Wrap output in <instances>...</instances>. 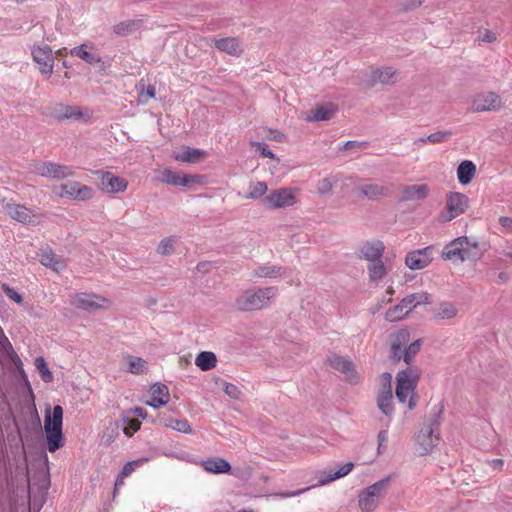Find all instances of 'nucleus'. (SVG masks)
Masks as SVG:
<instances>
[{"mask_svg":"<svg viewBox=\"0 0 512 512\" xmlns=\"http://www.w3.org/2000/svg\"><path fill=\"white\" fill-rule=\"evenodd\" d=\"M35 366H36L37 370L39 371L41 379L45 383H50L53 381V374L50 371V369L43 357L40 356L35 359Z\"/></svg>","mask_w":512,"mask_h":512,"instance_id":"obj_46","label":"nucleus"},{"mask_svg":"<svg viewBox=\"0 0 512 512\" xmlns=\"http://www.w3.org/2000/svg\"><path fill=\"white\" fill-rule=\"evenodd\" d=\"M317 192L320 195H328L332 192L333 185L329 178H323L317 183Z\"/></svg>","mask_w":512,"mask_h":512,"instance_id":"obj_55","label":"nucleus"},{"mask_svg":"<svg viewBox=\"0 0 512 512\" xmlns=\"http://www.w3.org/2000/svg\"><path fill=\"white\" fill-rule=\"evenodd\" d=\"M422 339L413 341L409 346H405L403 350V360L406 364L410 365L415 355L420 351Z\"/></svg>","mask_w":512,"mask_h":512,"instance_id":"obj_44","label":"nucleus"},{"mask_svg":"<svg viewBox=\"0 0 512 512\" xmlns=\"http://www.w3.org/2000/svg\"><path fill=\"white\" fill-rule=\"evenodd\" d=\"M17 368V370L19 371V374L21 376V380L23 381V385L24 387L26 388V390L28 391V393L31 395L32 398H34V394H33V390H32V387H31V384L28 380V376L27 374L25 373V370L23 368V363L21 362V365L19 366H15Z\"/></svg>","mask_w":512,"mask_h":512,"instance_id":"obj_58","label":"nucleus"},{"mask_svg":"<svg viewBox=\"0 0 512 512\" xmlns=\"http://www.w3.org/2000/svg\"><path fill=\"white\" fill-rule=\"evenodd\" d=\"M403 305L406 307L408 313L422 304H431V295L427 292L413 293L407 295L402 299Z\"/></svg>","mask_w":512,"mask_h":512,"instance_id":"obj_31","label":"nucleus"},{"mask_svg":"<svg viewBox=\"0 0 512 512\" xmlns=\"http://www.w3.org/2000/svg\"><path fill=\"white\" fill-rule=\"evenodd\" d=\"M480 40L483 42L492 43L496 40V35L490 30H485L480 37Z\"/></svg>","mask_w":512,"mask_h":512,"instance_id":"obj_63","label":"nucleus"},{"mask_svg":"<svg viewBox=\"0 0 512 512\" xmlns=\"http://www.w3.org/2000/svg\"><path fill=\"white\" fill-rule=\"evenodd\" d=\"M338 107L336 104L327 102L317 104L314 109L310 110L307 114L308 121H325L333 117L337 112Z\"/></svg>","mask_w":512,"mask_h":512,"instance_id":"obj_19","label":"nucleus"},{"mask_svg":"<svg viewBox=\"0 0 512 512\" xmlns=\"http://www.w3.org/2000/svg\"><path fill=\"white\" fill-rule=\"evenodd\" d=\"M63 408L55 405L52 412L46 411L44 417V431L46 435L47 449L54 453L65 445V438L62 431Z\"/></svg>","mask_w":512,"mask_h":512,"instance_id":"obj_1","label":"nucleus"},{"mask_svg":"<svg viewBox=\"0 0 512 512\" xmlns=\"http://www.w3.org/2000/svg\"><path fill=\"white\" fill-rule=\"evenodd\" d=\"M34 171L42 176L53 179H64L73 174L72 168L53 162H41L35 165Z\"/></svg>","mask_w":512,"mask_h":512,"instance_id":"obj_12","label":"nucleus"},{"mask_svg":"<svg viewBox=\"0 0 512 512\" xmlns=\"http://www.w3.org/2000/svg\"><path fill=\"white\" fill-rule=\"evenodd\" d=\"M61 197H67L76 201H86L93 197V189L76 181H68L59 186Z\"/></svg>","mask_w":512,"mask_h":512,"instance_id":"obj_7","label":"nucleus"},{"mask_svg":"<svg viewBox=\"0 0 512 512\" xmlns=\"http://www.w3.org/2000/svg\"><path fill=\"white\" fill-rule=\"evenodd\" d=\"M442 412L443 406H440L433 417L425 420L423 428L416 436V451L420 456L429 454L437 445Z\"/></svg>","mask_w":512,"mask_h":512,"instance_id":"obj_2","label":"nucleus"},{"mask_svg":"<svg viewBox=\"0 0 512 512\" xmlns=\"http://www.w3.org/2000/svg\"><path fill=\"white\" fill-rule=\"evenodd\" d=\"M206 152L204 150L192 147H184L182 152H176L173 154V158L179 162L185 163H198Z\"/></svg>","mask_w":512,"mask_h":512,"instance_id":"obj_26","label":"nucleus"},{"mask_svg":"<svg viewBox=\"0 0 512 512\" xmlns=\"http://www.w3.org/2000/svg\"><path fill=\"white\" fill-rule=\"evenodd\" d=\"M354 463L347 462L340 466L337 470H329L320 472L318 483L315 486H322L328 484L336 479L346 476L353 469Z\"/></svg>","mask_w":512,"mask_h":512,"instance_id":"obj_21","label":"nucleus"},{"mask_svg":"<svg viewBox=\"0 0 512 512\" xmlns=\"http://www.w3.org/2000/svg\"><path fill=\"white\" fill-rule=\"evenodd\" d=\"M0 348L6 353L15 366L21 365V359L15 352L9 339L3 334L0 336Z\"/></svg>","mask_w":512,"mask_h":512,"instance_id":"obj_42","label":"nucleus"},{"mask_svg":"<svg viewBox=\"0 0 512 512\" xmlns=\"http://www.w3.org/2000/svg\"><path fill=\"white\" fill-rule=\"evenodd\" d=\"M469 199L465 194L459 192H450L447 196V209L449 217L447 220H452L455 217L463 214L468 208Z\"/></svg>","mask_w":512,"mask_h":512,"instance_id":"obj_14","label":"nucleus"},{"mask_svg":"<svg viewBox=\"0 0 512 512\" xmlns=\"http://www.w3.org/2000/svg\"><path fill=\"white\" fill-rule=\"evenodd\" d=\"M381 389L379 391H392V375L389 372H384L380 375Z\"/></svg>","mask_w":512,"mask_h":512,"instance_id":"obj_57","label":"nucleus"},{"mask_svg":"<svg viewBox=\"0 0 512 512\" xmlns=\"http://www.w3.org/2000/svg\"><path fill=\"white\" fill-rule=\"evenodd\" d=\"M40 263L46 267L51 268L55 272H60L67 266L63 257L55 254L51 250L43 252L40 255Z\"/></svg>","mask_w":512,"mask_h":512,"instance_id":"obj_25","label":"nucleus"},{"mask_svg":"<svg viewBox=\"0 0 512 512\" xmlns=\"http://www.w3.org/2000/svg\"><path fill=\"white\" fill-rule=\"evenodd\" d=\"M202 467L205 471L213 474L230 473L232 470L230 463L227 460L219 457H214L203 461Z\"/></svg>","mask_w":512,"mask_h":512,"instance_id":"obj_24","label":"nucleus"},{"mask_svg":"<svg viewBox=\"0 0 512 512\" xmlns=\"http://www.w3.org/2000/svg\"><path fill=\"white\" fill-rule=\"evenodd\" d=\"M390 480L391 476H387L375 482L374 484L368 486L367 488H365V490L380 502V499L385 495L387 491Z\"/></svg>","mask_w":512,"mask_h":512,"instance_id":"obj_38","label":"nucleus"},{"mask_svg":"<svg viewBox=\"0 0 512 512\" xmlns=\"http://www.w3.org/2000/svg\"><path fill=\"white\" fill-rule=\"evenodd\" d=\"M463 246L467 251V254H479V259L483 256L486 248L484 245H480L475 239H471L465 236V241H463Z\"/></svg>","mask_w":512,"mask_h":512,"instance_id":"obj_47","label":"nucleus"},{"mask_svg":"<svg viewBox=\"0 0 512 512\" xmlns=\"http://www.w3.org/2000/svg\"><path fill=\"white\" fill-rule=\"evenodd\" d=\"M368 271L370 280L374 282L381 280L387 274V269L381 259L371 262Z\"/></svg>","mask_w":512,"mask_h":512,"instance_id":"obj_41","label":"nucleus"},{"mask_svg":"<svg viewBox=\"0 0 512 512\" xmlns=\"http://www.w3.org/2000/svg\"><path fill=\"white\" fill-rule=\"evenodd\" d=\"M142 24H143L142 19L125 20V21H122V22L114 25L113 32L117 36L125 37V36L132 34L135 31H137L138 29H140Z\"/></svg>","mask_w":512,"mask_h":512,"instance_id":"obj_30","label":"nucleus"},{"mask_svg":"<svg viewBox=\"0 0 512 512\" xmlns=\"http://www.w3.org/2000/svg\"><path fill=\"white\" fill-rule=\"evenodd\" d=\"M218 381L222 383L223 391L225 392L226 395L235 400L240 398L241 391L236 385L226 382L225 380H222L220 378L218 379Z\"/></svg>","mask_w":512,"mask_h":512,"instance_id":"obj_50","label":"nucleus"},{"mask_svg":"<svg viewBox=\"0 0 512 512\" xmlns=\"http://www.w3.org/2000/svg\"><path fill=\"white\" fill-rule=\"evenodd\" d=\"M196 366L202 371H209L217 364V357L214 352L202 351L195 359Z\"/></svg>","mask_w":512,"mask_h":512,"instance_id":"obj_34","label":"nucleus"},{"mask_svg":"<svg viewBox=\"0 0 512 512\" xmlns=\"http://www.w3.org/2000/svg\"><path fill=\"white\" fill-rule=\"evenodd\" d=\"M157 252L161 255H171L174 252V241L171 237L160 241Z\"/></svg>","mask_w":512,"mask_h":512,"instance_id":"obj_51","label":"nucleus"},{"mask_svg":"<svg viewBox=\"0 0 512 512\" xmlns=\"http://www.w3.org/2000/svg\"><path fill=\"white\" fill-rule=\"evenodd\" d=\"M452 136L451 131H436L429 134L426 139L431 143H442L447 141Z\"/></svg>","mask_w":512,"mask_h":512,"instance_id":"obj_52","label":"nucleus"},{"mask_svg":"<svg viewBox=\"0 0 512 512\" xmlns=\"http://www.w3.org/2000/svg\"><path fill=\"white\" fill-rule=\"evenodd\" d=\"M429 191V186L426 184L406 185L401 189L399 201H420L428 196Z\"/></svg>","mask_w":512,"mask_h":512,"instance_id":"obj_18","label":"nucleus"},{"mask_svg":"<svg viewBox=\"0 0 512 512\" xmlns=\"http://www.w3.org/2000/svg\"><path fill=\"white\" fill-rule=\"evenodd\" d=\"M327 362L332 368L344 374L346 381L349 383L355 384L358 382L359 377L351 360L334 354L328 357Z\"/></svg>","mask_w":512,"mask_h":512,"instance_id":"obj_13","label":"nucleus"},{"mask_svg":"<svg viewBox=\"0 0 512 512\" xmlns=\"http://www.w3.org/2000/svg\"><path fill=\"white\" fill-rule=\"evenodd\" d=\"M250 145L252 147H255L260 152L261 156L270 158V159H273V160H276L277 162H279V158L271 150L267 149L266 145L264 143L252 141L250 143Z\"/></svg>","mask_w":512,"mask_h":512,"instance_id":"obj_53","label":"nucleus"},{"mask_svg":"<svg viewBox=\"0 0 512 512\" xmlns=\"http://www.w3.org/2000/svg\"><path fill=\"white\" fill-rule=\"evenodd\" d=\"M95 299H101L106 301L105 298H101L95 294L78 293L74 296L72 304L78 308L88 312L100 309L102 306L95 301Z\"/></svg>","mask_w":512,"mask_h":512,"instance_id":"obj_20","label":"nucleus"},{"mask_svg":"<svg viewBox=\"0 0 512 512\" xmlns=\"http://www.w3.org/2000/svg\"><path fill=\"white\" fill-rule=\"evenodd\" d=\"M420 378V372L417 367H408L407 369L401 370L396 376V397L399 402L404 403L408 396V409L413 410L416 407V398L414 390L417 387V383Z\"/></svg>","mask_w":512,"mask_h":512,"instance_id":"obj_3","label":"nucleus"},{"mask_svg":"<svg viewBox=\"0 0 512 512\" xmlns=\"http://www.w3.org/2000/svg\"><path fill=\"white\" fill-rule=\"evenodd\" d=\"M214 45L218 50L226 52L232 56H238L241 53L239 41L235 37L215 39Z\"/></svg>","mask_w":512,"mask_h":512,"instance_id":"obj_28","label":"nucleus"},{"mask_svg":"<svg viewBox=\"0 0 512 512\" xmlns=\"http://www.w3.org/2000/svg\"><path fill=\"white\" fill-rule=\"evenodd\" d=\"M476 174V165L470 160L462 161L457 168V178L460 184H469Z\"/></svg>","mask_w":512,"mask_h":512,"instance_id":"obj_29","label":"nucleus"},{"mask_svg":"<svg viewBox=\"0 0 512 512\" xmlns=\"http://www.w3.org/2000/svg\"><path fill=\"white\" fill-rule=\"evenodd\" d=\"M457 308L451 302H441L439 304L438 309L435 311L433 315V319L442 320V319H451L457 315Z\"/></svg>","mask_w":512,"mask_h":512,"instance_id":"obj_37","label":"nucleus"},{"mask_svg":"<svg viewBox=\"0 0 512 512\" xmlns=\"http://www.w3.org/2000/svg\"><path fill=\"white\" fill-rule=\"evenodd\" d=\"M281 273H282V267L272 265V266H260L259 268L254 270L253 275L256 277L275 278L277 276H280Z\"/></svg>","mask_w":512,"mask_h":512,"instance_id":"obj_45","label":"nucleus"},{"mask_svg":"<svg viewBox=\"0 0 512 512\" xmlns=\"http://www.w3.org/2000/svg\"><path fill=\"white\" fill-rule=\"evenodd\" d=\"M50 116L58 121L80 120L83 113L80 106L58 103L51 108Z\"/></svg>","mask_w":512,"mask_h":512,"instance_id":"obj_15","label":"nucleus"},{"mask_svg":"<svg viewBox=\"0 0 512 512\" xmlns=\"http://www.w3.org/2000/svg\"><path fill=\"white\" fill-rule=\"evenodd\" d=\"M404 309H406V307L403 305L401 300L397 305L386 311L385 319L390 322H396L403 319L408 314V311H404Z\"/></svg>","mask_w":512,"mask_h":512,"instance_id":"obj_43","label":"nucleus"},{"mask_svg":"<svg viewBox=\"0 0 512 512\" xmlns=\"http://www.w3.org/2000/svg\"><path fill=\"white\" fill-rule=\"evenodd\" d=\"M141 423L138 420H128V426L124 427L123 431L127 436H132L140 429Z\"/></svg>","mask_w":512,"mask_h":512,"instance_id":"obj_59","label":"nucleus"},{"mask_svg":"<svg viewBox=\"0 0 512 512\" xmlns=\"http://www.w3.org/2000/svg\"><path fill=\"white\" fill-rule=\"evenodd\" d=\"M433 246L413 250L407 253L405 264L411 270H421L427 267L433 260Z\"/></svg>","mask_w":512,"mask_h":512,"instance_id":"obj_11","label":"nucleus"},{"mask_svg":"<svg viewBox=\"0 0 512 512\" xmlns=\"http://www.w3.org/2000/svg\"><path fill=\"white\" fill-rule=\"evenodd\" d=\"M396 70L392 67H383L373 69L370 73L369 82L371 86L377 83L384 85L395 83Z\"/></svg>","mask_w":512,"mask_h":512,"instance_id":"obj_22","label":"nucleus"},{"mask_svg":"<svg viewBox=\"0 0 512 512\" xmlns=\"http://www.w3.org/2000/svg\"><path fill=\"white\" fill-rule=\"evenodd\" d=\"M199 179L198 175H188L183 174L181 175L179 172H175L171 169H164L161 173L160 180L163 183H166L168 185L172 186H180V187H186L190 183H197Z\"/></svg>","mask_w":512,"mask_h":512,"instance_id":"obj_17","label":"nucleus"},{"mask_svg":"<svg viewBox=\"0 0 512 512\" xmlns=\"http://www.w3.org/2000/svg\"><path fill=\"white\" fill-rule=\"evenodd\" d=\"M268 187L265 182H256L250 185V191L245 196L247 199H259L265 197Z\"/></svg>","mask_w":512,"mask_h":512,"instance_id":"obj_48","label":"nucleus"},{"mask_svg":"<svg viewBox=\"0 0 512 512\" xmlns=\"http://www.w3.org/2000/svg\"><path fill=\"white\" fill-rule=\"evenodd\" d=\"M366 142H358L354 140H350L344 143V145L340 148V150H350L354 148H363L366 146Z\"/></svg>","mask_w":512,"mask_h":512,"instance_id":"obj_61","label":"nucleus"},{"mask_svg":"<svg viewBox=\"0 0 512 512\" xmlns=\"http://www.w3.org/2000/svg\"><path fill=\"white\" fill-rule=\"evenodd\" d=\"M95 174L98 176L99 179V185L102 191L106 193H118L123 192L127 188V181L119 176H116L115 174L98 170L95 172Z\"/></svg>","mask_w":512,"mask_h":512,"instance_id":"obj_10","label":"nucleus"},{"mask_svg":"<svg viewBox=\"0 0 512 512\" xmlns=\"http://www.w3.org/2000/svg\"><path fill=\"white\" fill-rule=\"evenodd\" d=\"M385 251V245L381 240L364 242L358 249V257L375 262L382 258Z\"/></svg>","mask_w":512,"mask_h":512,"instance_id":"obj_16","label":"nucleus"},{"mask_svg":"<svg viewBox=\"0 0 512 512\" xmlns=\"http://www.w3.org/2000/svg\"><path fill=\"white\" fill-rule=\"evenodd\" d=\"M422 5L421 0H404L396 5V11L398 13L410 12Z\"/></svg>","mask_w":512,"mask_h":512,"instance_id":"obj_49","label":"nucleus"},{"mask_svg":"<svg viewBox=\"0 0 512 512\" xmlns=\"http://www.w3.org/2000/svg\"><path fill=\"white\" fill-rule=\"evenodd\" d=\"M1 287L4 293L7 295V297H9L11 300L16 302L17 304L23 303L22 295H20L17 291L11 288L8 284L3 283Z\"/></svg>","mask_w":512,"mask_h":512,"instance_id":"obj_56","label":"nucleus"},{"mask_svg":"<svg viewBox=\"0 0 512 512\" xmlns=\"http://www.w3.org/2000/svg\"><path fill=\"white\" fill-rule=\"evenodd\" d=\"M274 296V287L248 289L237 297L235 306L240 311L261 310L268 306Z\"/></svg>","mask_w":512,"mask_h":512,"instance_id":"obj_4","label":"nucleus"},{"mask_svg":"<svg viewBox=\"0 0 512 512\" xmlns=\"http://www.w3.org/2000/svg\"><path fill=\"white\" fill-rule=\"evenodd\" d=\"M504 108L501 97L492 91L477 95L472 102L474 112L498 111Z\"/></svg>","mask_w":512,"mask_h":512,"instance_id":"obj_8","label":"nucleus"},{"mask_svg":"<svg viewBox=\"0 0 512 512\" xmlns=\"http://www.w3.org/2000/svg\"><path fill=\"white\" fill-rule=\"evenodd\" d=\"M499 224L506 230H512V218L501 216L499 218Z\"/></svg>","mask_w":512,"mask_h":512,"instance_id":"obj_64","label":"nucleus"},{"mask_svg":"<svg viewBox=\"0 0 512 512\" xmlns=\"http://www.w3.org/2000/svg\"><path fill=\"white\" fill-rule=\"evenodd\" d=\"M87 44H81L79 46H76L70 50V54L72 56H77L83 61H85L87 64L93 65L104 62L102 61L101 57L97 54L90 53L86 50ZM103 68H105V65H103Z\"/></svg>","mask_w":512,"mask_h":512,"instance_id":"obj_32","label":"nucleus"},{"mask_svg":"<svg viewBox=\"0 0 512 512\" xmlns=\"http://www.w3.org/2000/svg\"><path fill=\"white\" fill-rule=\"evenodd\" d=\"M463 241H465V236H461L455 238L450 243L444 246L442 250V257L445 260L451 261H477L479 260V254H467L463 246Z\"/></svg>","mask_w":512,"mask_h":512,"instance_id":"obj_5","label":"nucleus"},{"mask_svg":"<svg viewBox=\"0 0 512 512\" xmlns=\"http://www.w3.org/2000/svg\"><path fill=\"white\" fill-rule=\"evenodd\" d=\"M151 395L169 400V389L165 384L158 382L151 387Z\"/></svg>","mask_w":512,"mask_h":512,"instance_id":"obj_54","label":"nucleus"},{"mask_svg":"<svg viewBox=\"0 0 512 512\" xmlns=\"http://www.w3.org/2000/svg\"><path fill=\"white\" fill-rule=\"evenodd\" d=\"M7 212L10 217L21 223H31L32 217L30 215V210L23 205L20 204H8Z\"/></svg>","mask_w":512,"mask_h":512,"instance_id":"obj_33","label":"nucleus"},{"mask_svg":"<svg viewBox=\"0 0 512 512\" xmlns=\"http://www.w3.org/2000/svg\"><path fill=\"white\" fill-rule=\"evenodd\" d=\"M357 193L360 197H365L369 200H375L385 197L388 194V189L382 185L366 183L357 187Z\"/></svg>","mask_w":512,"mask_h":512,"instance_id":"obj_23","label":"nucleus"},{"mask_svg":"<svg viewBox=\"0 0 512 512\" xmlns=\"http://www.w3.org/2000/svg\"><path fill=\"white\" fill-rule=\"evenodd\" d=\"M262 203L269 209L285 208L295 203V195L291 188H279L263 197Z\"/></svg>","mask_w":512,"mask_h":512,"instance_id":"obj_6","label":"nucleus"},{"mask_svg":"<svg viewBox=\"0 0 512 512\" xmlns=\"http://www.w3.org/2000/svg\"><path fill=\"white\" fill-rule=\"evenodd\" d=\"M168 403V399H164L163 397L152 396L150 401H147L146 404L148 406L153 407L154 409H159L165 406Z\"/></svg>","mask_w":512,"mask_h":512,"instance_id":"obj_60","label":"nucleus"},{"mask_svg":"<svg viewBox=\"0 0 512 512\" xmlns=\"http://www.w3.org/2000/svg\"><path fill=\"white\" fill-rule=\"evenodd\" d=\"M125 359L127 361V371L135 374V375H141L146 373L148 366L147 361L144 360L141 357L127 355L125 356Z\"/></svg>","mask_w":512,"mask_h":512,"instance_id":"obj_35","label":"nucleus"},{"mask_svg":"<svg viewBox=\"0 0 512 512\" xmlns=\"http://www.w3.org/2000/svg\"><path fill=\"white\" fill-rule=\"evenodd\" d=\"M135 465H138V461H134V462H127V463L123 466V468H122V470H121V472H120L119 476L123 478V477H127L128 475H130V474L132 473V471L134 470V466H135Z\"/></svg>","mask_w":512,"mask_h":512,"instance_id":"obj_62","label":"nucleus"},{"mask_svg":"<svg viewBox=\"0 0 512 512\" xmlns=\"http://www.w3.org/2000/svg\"><path fill=\"white\" fill-rule=\"evenodd\" d=\"M161 421L164 427L171 428L184 434L192 433V428L186 419H174L172 417H166Z\"/></svg>","mask_w":512,"mask_h":512,"instance_id":"obj_36","label":"nucleus"},{"mask_svg":"<svg viewBox=\"0 0 512 512\" xmlns=\"http://www.w3.org/2000/svg\"><path fill=\"white\" fill-rule=\"evenodd\" d=\"M376 403L378 409L388 418H391L394 414V405H393V393L392 391H379Z\"/></svg>","mask_w":512,"mask_h":512,"instance_id":"obj_27","label":"nucleus"},{"mask_svg":"<svg viewBox=\"0 0 512 512\" xmlns=\"http://www.w3.org/2000/svg\"><path fill=\"white\" fill-rule=\"evenodd\" d=\"M410 340V333L407 329H400L390 336V344L392 349L402 350Z\"/></svg>","mask_w":512,"mask_h":512,"instance_id":"obj_39","label":"nucleus"},{"mask_svg":"<svg viewBox=\"0 0 512 512\" xmlns=\"http://www.w3.org/2000/svg\"><path fill=\"white\" fill-rule=\"evenodd\" d=\"M31 55L33 60L39 65L41 74L50 76L54 67V57L51 47L47 44L43 46H33Z\"/></svg>","mask_w":512,"mask_h":512,"instance_id":"obj_9","label":"nucleus"},{"mask_svg":"<svg viewBox=\"0 0 512 512\" xmlns=\"http://www.w3.org/2000/svg\"><path fill=\"white\" fill-rule=\"evenodd\" d=\"M359 507L363 512H371L379 504V501L370 495L365 489L359 494Z\"/></svg>","mask_w":512,"mask_h":512,"instance_id":"obj_40","label":"nucleus"}]
</instances>
